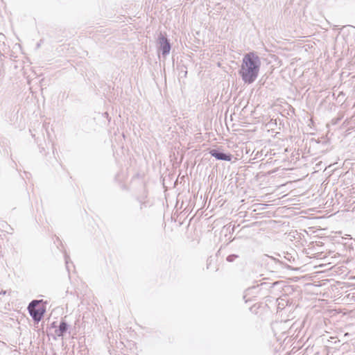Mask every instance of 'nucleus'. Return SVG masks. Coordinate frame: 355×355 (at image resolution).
<instances>
[{"label": "nucleus", "mask_w": 355, "mask_h": 355, "mask_svg": "<svg viewBox=\"0 0 355 355\" xmlns=\"http://www.w3.org/2000/svg\"><path fill=\"white\" fill-rule=\"evenodd\" d=\"M260 66L261 62L256 53L250 52L243 56L239 73L245 83L251 84L255 81Z\"/></svg>", "instance_id": "nucleus-1"}, {"label": "nucleus", "mask_w": 355, "mask_h": 355, "mask_svg": "<svg viewBox=\"0 0 355 355\" xmlns=\"http://www.w3.org/2000/svg\"><path fill=\"white\" fill-rule=\"evenodd\" d=\"M163 53L166 54L169 53L170 51V45L166 41L162 46Z\"/></svg>", "instance_id": "nucleus-4"}, {"label": "nucleus", "mask_w": 355, "mask_h": 355, "mask_svg": "<svg viewBox=\"0 0 355 355\" xmlns=\"http://www.w3.org/2000/svg\"><path fill=\"white\" fill-rule=\"evenodd\" d=\"M209 153L216 159L219 160L231 161L232 157V155L230 154L227 155L222 153H218L216 150H210Z\"/></svg>", "instance_id": "nucleus-3"}, {"label": "nucleus", "mask_w": 355, "mask_h": 355, "mask_svg": "<svg viewBox=\"0 0 355 355\" xmlns=\"http://www.w3.org/2000/svg\"><path fill=\"white\" fill-rule=\"evenodd\" d=\"M28 309L33 318L35 321H40L45 312V304L42 300H34Z\"/></svg>", "instance_id": "nucleus-2"}, {"label": "nucleus", "mask_w": 355, "mask_h": 355, "mask_svg": "<svg viewBox=\"0 0 355 355\" xmlns=\"http://www.w3.org/2000/svg\"><path fill=\"white\" fill-rule=\"evenodd\" d=\"M60 334H62L67 330V324L65 322H61L60 324Z\"/></svg>", "instance_id": "nucleus-5"}]
</instances>
